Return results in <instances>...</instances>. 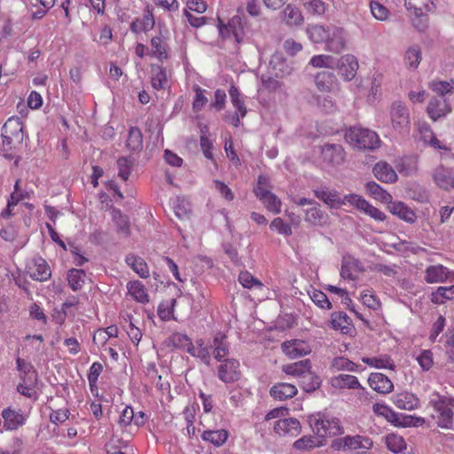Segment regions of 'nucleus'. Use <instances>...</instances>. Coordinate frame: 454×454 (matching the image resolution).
Wrapping results in <instances>:
<instances>
[{
	"instance_id": "f257e3e1",
	"label": "nucleus",
	"mask_w": 454,
	"mask_h": 454,
	"mask_svg": "<svg viewBox=\"0 0 454 454\" xmlns=\"http://www.w3.org/2000/svg\"><path fill=\"white\" fill-rule=\"evenodd\" d=\"M309 424L312 432L325 443V438L342 433L340 420L334 417L318 412L309 417Z\"/></svg>"
},
{
	"instance_id": "f03ea898",
	"label": "nucleus",
	"mask_w": 454,
	"mask_h": 454,
	"mask_svg": "<svg viewBox=\"0 0 454 454\" xmlns=\"http://www.w3.org/2000/svg\"><path fill=\"white\" fill-rule=\"evenodd\" d=\"M346 141L354 148L372 150L378 148L380 139L378 134L369 129L351 127L345 133Z\"/></svg>"
},
{
	"instance_id": "7ed1b4c3",
	"label": "nucleus",
	"mask_w": 454,
	"mask_h": 454,
	"mask_svg": "<svg viewBox=\"0 0 454 454\" xmlns=\"http://www.w3.org/2000/svg\"><path fill=\"white\" fill-rule=\"evenodd\" d=\"M389 121L393 130L401 136H405L411 130V113L405 103L396 100L388 108Z\"/></svg>"
},
{
	"instance_id": "20e7f679",
	"label": "nucleus",
	"mask_w": 454,
	"mask_h": 454,
	"mask_svg": "<svg viewBox=\"0 0 454 454\" xmlns=\"http://www.w3.org/2000/svg\"><path fill=\"white\" fill-rule=\"evenodd\" d=\"M17 367L20 382L17 387L19 393L29 398H36L35 385L37 382V373L33 365L21 359H17Z\"/></svg>"
},
{
	"instance_id": "39448f33",
	"label": "nucleus",
	"mask_w": 454,
	"mask_h": 454,
	"mask_svg": "<svg viewBox=\"0 0 454 454\" xmlns=\"http://www.w3.org/2000/svg\"><path fill=\"white\" fill-rule=\"evenodd\" d=\"M437 399H431L430 404L437 412L436 423L444 429H451L453 427L454 399L435 395Z\"/></svg>"
},
{
	"instance_id": "423d86ee",
	"label": "nucleus",
	"mask_w": 454,
	"mask_h": 454,
	"mask_svg": "<svg viewBox=\"0 0 454 454\" xmlns=\"http://www.w3.org/2000/svg\"><path fill=\"white\" fill-rule=\"evenodd\" d=\"M269 187L270 178L265 176H260L254 189V193L269 211L273 214H278L281 210V201L275 194L268 190Z\"/></svg>"
},
{
	"instance_id": "0eeeda50",
	"label": "nucleus",
	"mask_w": 454,
	"mask_h": 454,
	"mask_svg": "<svg viewBox=\"0 0 454 454\" xmlns=\"http://www.w3.org/2000/svg\"><path fill=\"white\" fill-rule=\"evenodd\" d=\"M229 95L235 112L233 114L226 115V121L234 127H239L241 124V119L247 114V107L243 97L237 87L234 85L231 86Z\"/></svg>"
},
{
	"instance_id": "6e6552de",
	"label": "nucleus",
	"mask_w": 454,
	"mask_h": 454,
	"mask_svg": "<svg viewBox=\"0 0 454 454\" xmlns=\"http://www.w3.org/2000/svg\"><path fill=\"white\" fill-rule=\"evenodd\" d=\"M4 145L21 143L23 139V124L19 118H9L2 128Z\"/></svg>"
},
{
	"instance_id": "1a4fd4ad",
	"label": "nucleus",
	"mask_w": 454,
	"mask_h": 454,
	"mask_svg": "<svg viewBox=\"0 0 454 454\" xmlns=\"http://www.w3.org/2000/svg\"><path fill=\"white\" fill-rule=\"evenodd\" d=\"M336 69L338 74L345 82L352 81L357 73L359 64L356 56L353 54H344L337 59Z\"/></svg>"
},
{
	"instance_id": "9d476101",
	"label": "nucleus",
	"mask_w": 454,
	"mask_h": 454,
	"mask_svg": "<svg viewBox=\"0 0 454 454\" xmlns=\"http://www.w3.org/2000/svg\"><path fill=\"white\" fill-rule=\"evenodd\" d=\"M322 163L325 168L337 167L345 160V152L340 145L327 144L321 148Z\"/></svg>"
},
{
	"instance_id": "9b49d317",
	"label": "nucleus",
	"mask_w": 454,
	"mask_h": 454,
	"mask_svg": "<svg viewBox=\"0 0 454 454\" xmlns=\"http://www.w3.org/2000/svg\"><path fill=\"white\" fill-rule=\"evenodd\" d=\"M272 427L275 434L280 437H296L301 432V422L295 418L275 420Z\"/></svg>"
},
{
	"instance_id": "f8f14e48",
	"label": "nucleus",
	"mask_w": 454,
	"mask_h": 454,
	"mask_svg": "<svg viewBox=\"0 0 454 454\" xmlns=\"http://www.w3.org/2000/svg\"><path fill=\"white\" fill-rule=\"evenodd\" d=\"M333 447L338 450H370L372 447V441L365 436L354 435L340 438L333 442Z\"/></svg>"
},
{
	"instance_id": "ddd939ff",
	"label": "nucleus",
	"mask_w": 454,
	"mask_h": 454,
	"mask_svg": "<svg viewBox=\"0 0 454 454\" xmlns=\"http://www.w3.org/2000/svg\"><path fill=\"white\" fill-rule=\"evenodd\" d=\"M325 49L333 53H340L346 48V35L343 28L330 26L325 40Z\"/></svg>"
},
{
	"instance_id": "4468645a",
	"label": "nucleus",
	"mask_w": 454,
	"mask_h": 454,
	"mask_svg": "<svg viewBox=\"0 0 454 454\" xmlns=\"http://www.w3.org/2000/svg\"><path fill=\"white\" fill-rule=\"evenodd\" d=\"M449 278L454 281V271L442 264L430 265L425 270L424 279L428 284L445 283Z\"/></svg>"
},
{
	"instance_id": "2eb2a0df",
	"label": "nucleus",
	"mask_w": 454,
	"mask_h": 454,
	"mask_svg": "<svg viewBox=\"0 0 454 454\" xmlns=\"http://www.w3.org/2000/svg\"><path fill=\"white\" fill-rule=\"evenodd\" d=\"M281 348L283 353L290 359L304 356L310 354L311 352L310 345L308 342L298 339H294L283 342Z\"/></svg>"
},
{
	"instance_id": "dca6fc26",
	"label": "nucleus",
	"mask_w": 454,
	"mask_h": 454,
	"mask_svg": "<svg viewBox=\"0 0 454 454\" xmlns=\"http://www.w3.org/2000/svg\"><path fill=\"white\" fill-rule=\"evenodd\" d=\"M427 114L433 121L445 117L451 112V106L444 98H433L429 100L427 106Z\"/></svg>"
},
{
	"instance_id": "f3484780",
	"label": "nucleus",
	"mask_w": 454,
	"mask_h": 454,
	"mask_svg": "<svg viewBox=\"0 0 454 454\" xmlns=\"http://www.w3.org/2000/svg\"><path fill=\"white\" fill-rule=\"evenodd\" d=\"M388 211L408 223H414L417 221V214L407 204L400 200H391L387 205Z\"/></svg>"
},
{
	"instance_id": "a211bd4d",
	"label": "nucleus",
	"mask_w": 454,
	"mask_h": 454,
	"mask_svg": "<svg viewBox=\"0 0 454 454\" xmlns=\"http://www.w3.org/2000/svg\"><path fill=\"white\" fill-rule=\"evenodd\" d=\"M404 5L411 15L423 18L435 9L434 0H404Z\"/></svg>"
},
{
	"instance_id": "6ab92c4d",
	"label": "nucleus",
	"mask_w": 454,
	"mask_h": 454,
	"mask_svg": "<svg viewBox=\"0 0 454 454\" xmlns=\"http://www.w3.org/2000/svg\"><path fill=\"white\" fill-rule=\"evenodd\" d=\"M293 68L290 67L281 53H275L271 56L268 73L276 78H284L292 74Z\"/></svg>"
},
{
	"instance_id": "aec40b11",
	"label": "nucleus",
	"mask_w": 454,
	"mask_h": 454,
	"mask_svg": "<svg viewBox=\"0 0 454 454\" xmlns=\"http://www.w3.org/2000/svg\"><path fill=\"white\" fill-rule=\"evenodd\" d=\"M329 384L335 389H360L365 392V388L360 384L357 377L350 374H339L330 379Z\"/></svg>"
},
{
	"instance_id": "412c9836",
	"label": "nucleus",
	"mask_w": 454,
	"mask_h": 454,
	"mask_svg": "<svg viewBox=\"0 0 454 454\" xmlns=\"http://www.w3.org/2000/svg\"><path fill=\"white\" fill-rule=\"evenodd\" d=\"M220 34L226 38L233 37L239 43L244 38V29L241 18L233 17L227 25H221L219 28Z\"/></svg>"
},
{
	"instance_id": "4be33fe9",
	"label": "nucleus",
	"mask_w": 454,
	"mask_h": 454,
	"mask_svg": "<svg viewBox=\"0 0 454 454\" xmlns=\"http://www.w3.org/2000/svg\"><path fill=\"white\" fill-rule=\"evenodd\" d=\"M314 82L317 89L322 92H332L339 86L335 74L330 71L317 73Z\"/></svg>"
},
{
	"instance_id": "5701e85b",
	"label": "nucleus",
	"mask_w": 454,
	"mask_h": 454,
	"mask_svg": "<svg viewBox=\"0 0 454 454\" xmlns=\"http://www.w3.org/2000/svg\"><path fill=\"white\" fill-rule=\"evenodd\" d=\"M27 273L37 281H46L51 277V270L43 258L34 259L27 266Z\"/></svg>"
},
{
	"instance_id": "b1692460",
	"label": "nucleus",
	"mask_w": 454,
	"mask_h": 454,
	"mask_svg": "<svg viewBox=\"0 0 454 454\" xmlns=\"http://www.w3.org/2000/svg\"><path fill=\"white\" fill-rule=\"evenodd\" d=\"M393 403L401 410L412 411L419 407V399L412 393L403 391L392 395Z\"/></svg>"
},
{
	"instance_id": "393cba45",
	"label": "nucleus",
	"mask_w": 454,
	"mask_h": 454,
	"mask_svg": "<svg viewBox=\"0 0 454 454\" xmlns=\"http://www.w3.org/2000/svg\"><path fill=\"white\" fill-rule=\"evenodd\" d=\"M239 363L234 359H227L219 367L218 375L224 382H234L239 378Z\"/></svg>"
},
{
	"instance_id": "a878e982",
	"label": "nucleus",
	"mask_w": 454,
	"mask_h": 454,
	"mask_svg": "<svg viewBox=\"0 0 454 454\" xmlns=\"http://www.w3.org/2000/svg\"><path fill=\"white\" fill-rule=\"evenodd\" d=\"M375 177L386 184H394L397 181V174L393 167L386 161H379L373 167Z\"/></svg>"
},
{
	"instance_id": "bb28decb",
	"label": "nucleus",
	"mask_w": 454,
	"mask_h": 454,
	"mask_svg": "<svg viewBox=\"0 0 454 454\" xmlns=\"http://www.w3.org/2000/svg\"><path fill=\"white\" fill-rule=\"evenodd\" d=\"M368 384L374 391L380 394H388L393 391L394 384L383 373L373 372L368 378Z\"/></svg>"
},
{
	"instance_id": "cd10ccee",
	"label": "nucleus",
	"mask_w": 454,
	"mask_h": 454,
	"mask_svg": "<svg viewBox=\"0 0 454 454\" xmlns=\"http://www.w3.org/2000/svg\"><path fill=\"white\" fill-rule=\"evenodd\" d=\"M270 75V73L262 74L260 78V84L258 85V91L260 93H275L283 90V82Z\"/></svg>"
},
{
	"instance_id": "c85d7f7f",
	"label": "nucleus",
	"mask_w": 454,
	"mask_h": 454,
	"mask_svg": "<svg viewBox=\"0 0 454 454\" xmlns=\"http://www.w3.org/2000/svg\"><path fill=\"white\" fill-rule=\"evenodd\" d=\"M364 271V266L358 260L347 256L343 258L340 274L344 278L355 279Z\"/></svg>"
},
{
	"instance_id": "c756f323",
	"label": "nucleus",
	"mask_w": 454,
	"mask_h": 454,
	"mask_svg": "<svg viewBox=\"0 0 454 454\" xmlns=\"http://www.w3.org/2000/svg\"><path fill=\"white\" fill-rule=\"evenodd\" d=\"M2 417L4 419V428L8 431L17 429L26 421V419L21 412L10 408L4 409L2 411Z\"/></svg>"
},
{
	"instance_id": "7c9ffc66",
	"label": "nucleus",
	"mask_w": 454,
	"mask_h": 454,
	"mask_svg": "<svg viewBox=\"0 0 454 454\" xmlns=\"http://www.w3.org/2000/svg\"><path fill=\"white\" fill-rule=\"evenodd\" d=\"M212 346L206 343L203 339H198L195 344L192 343L189 354L193 357L200 358L206 364H210Z\"/></svg>"
},
{
	"instance_id": "2f4dec72",
	"label": "nucleus",
	"mask_w": 454,
	"mask_h": 454,
	"mask_svg": "<svg viewBox=\"0 0 454 454\" xmlns=\"http://www.w3.org/2000/svg\"><path fill=\"white\" fill-rule=\"evenodd\" d=\"M311 368V363L309 359L286 364L282 367V371L289 376L296 378L298 382L303 375Z\"/></svg>"
},
{
	"instance_id": "473e14b6",
	"label": "nucleus",
	"mask_w": 454,
	"mask_h": 454,
	"mask_svg": "<svg viewBox=\"0 0 454 454\" xmlns=\"http://www.w3.org/2000/svg\"><path fill=\"white\" fill-rule=\"evenodd\" d=\"M365 191L372 199L387 205L393 200L392 195L387 190L373 181L365 184Z\"/></svg>"
},
{
	"instance_id": "72a5a7b5",
	"label": "nucleus",
	"mask_w": 454,
	"mask_h": 454,
	"mask_svg": "<svg viewBox=\"0 0 454 454\" xmlns=\"http://www.w3.org/2000/svg\"><path fill=\"white\" fill-rule=\"evenodd\" d=\"M323 445V441L317 436L304 435L293 443V450L298 452H306Z\"/></svg>"
},
{
	"instance_id": "f704fd0d",
	"label": "nucleus",
	"mask_w": 454,
	"mask_h": 454,
	"mask_svg": "<svg viewBox=\"0 0 454 454\" xmlns=\"http://www.w3.org/2000/svg\"><path fill=\"white\" fill-rule=\"evenodd\" d=\"M167 347H172L189 353L192 346V340L183 333H173L164 342Z\"/></svg>"
},
{
	"instance_id": "c9c22d12",
	"label": "nucleus",
	"mask_w": 454,
	"mask_h": 454,
	"mask_svg": "<svg viewBox=\"0 0 454 454\" xmlns=\"http://www.w3.org/2000/svg\"><path fill=\"white\" fill-rule=\"evenodd\" d=\"M297 394V387L290 383H278L270 388V395L273 398L284 401L292 398Z\"/></svg>"
},
{
	"instance_id": "e433bc0d",
	"label": "nucleus",
	"mask_w": 454,
	"mask_h": 454,
	"mask_svg": "<svg viewBox=\"0 0 454 454\" xmlns=\"http://www.w3.org/2000/svg\"><path fill=\"white\" fill-rule=\"evenodd\" d=\"M454 299V285L449 286H438L430 294V301L434 304L442 305L447 301Z\"/></svg>"
},
{
	"instance_id": "4c0bfd02",
	"label": "nucleus",
	"mask_w": 454,
	"mask_h": 454,
	"mask_svg": "<svg viewBox=\"0 0 454 454\" xmlns=\"http://www.w3.org/2000/svg\"><path fill=\"white\" fill-rule=\"evenodd\" d=\"M125 262L140 278H147L150 276L149 267L143 258L128 254Z\"/></svg>"
},
{
	"instance_id": "58836bf2",
	"label": "nucleus",
	"mask_w": 454,
	"mask_h": 454,
	"mask_svg": "<svg viewBox=\"0 0 454 454\" xmlns=\"http://www.w3.org/2000/svg\"><path fill=\"white\" fill-rule=\"evenodd\" d=\"M129 294L138 302L146 303L149 301V296L145 286L138 280L129 281L127 284Z\"/></svg>"
},
{
	"instance_id": "ea45409f",
	"label": "nucleus",
	"mask_w": 454,
	"mask_h": 454,
	"mask_svg": "<svg viewBox=\"0 0 454 454\" xmlns=\"http://www.w3.org/2000/svg\"><path fill=\"white\" fill-rule=\"evenodd\" d=\"M118 336V329L115 325H110L106 328L97 330L93 335V341L98 347H104L110 338Z\"/></svg>"
},
{
	"instance_id": "a19ab883",
	"label": "nucleus",
	"mask_w": 454,
	"mask_h": 454,
	"mask_svg": "<svg viewBox=\"0 0 454 454\" xmlns=\"http://www.w3.org/2000/svg\"><path fill=\"white\" fill-rule=\"evenodd\" d=\"M422 60V52L419 45L409 47L404 54L405 66L410 70H416Z\"/></svg>"
},
{
	"instance_id": "79ce46f5",
	"label": "nucleus",
	"mask_w": 454,
	"mask_h": 454,
	"mask_svg": "<svg viewBox=\"0 0 454 454\" xmlns=\"http://www.w3.org/2000/svg\"><path fill=\"white\" fill-rule=\"evenodd\" d=\"M152 86L153 89L159 90H164L167 87H168V80L167 75V71L160 66H153L152 67Z\"/></svg>"
},
{
	"instance_id": "37998d69",
	"label": "nucleus",
	"mask_w": 454,
	"mask_h": 454,
	"mask_svg": "<svg viewBox=\"0 0 454 454\" xmlns=\"http://www.w3.org/2000/svg\"><path fill=\"white\" fill-rule=\"evenodd\" d=\"M317 197L331 207H339L344 205L343 197L334 190H322L316 192Z\"/></svg>"
},
{
	"instance_id": "c03bdc74",
	"label": "nucleus",
	"mask_w": 454,
	"mask_h": 454,
	"mask_svg": "<svg viewBox=\"0 0 454 454\" xmlns=\"http://www.w3.org/2000/svg\"><path fill=\"white\" fill-rule=\"evenodd\" d=\"M337 64V59L329 54L314 55L309 59V65L315 68H326L333 70L336 68Z\"/></svg>"
},
{
	"instance_id": "a18cd8bd",
	"label": "nucleus",
	"mask_w": 454,
	"mask_h": 454,
	"mask_svg": "<svg viewBox=\"0 0 454 454\" xmlns=\"http://www.w3.org/2000/svg\"><path fill=\"white\" fill-rule=\"evenodd\" d=\"M328 31L329 27L322 25H309L306 29L308 37L314 43H325L327 39Z\"/></svg>"
},
{
	"instance_id": "49530a36",
	"label": "nucleus",
	"mask_w": 454,
	"mask_h": 454,
	"mask_svg": "<svg viewBox=\"0 0 454 454\" xmlns=\"http://www.w3.org/2000/svg\"><path fill=\"white\" fill-rule=\"evenodd\" d=\"M68 286L73 291H78L82 288L86 280V273L82 270L71 269L67 275Z\"/></svg>"
},
{
	"instance_id": "de8ad7c7",
	"label": "nucleus",
	"mask_w": 454,
	"mask_h": 454,
	"mask_svg": "<svg viewBox=\"0 0 454 454\" xmlns=\"http://www.w3.org/2000/svg\"><path fill=\"white\" fill-rule=\"evenodd\" d=\"M151 55L154 58H156L160 61H164L168 59V54L167 50V43L164 42V40L160 37H153L151 39Z\"/></svg>"
},
{
	"instance_id": "09e8293b",
	"label": "nucleus",
	"mask_w": 454,
	"mask_h": 454,
	"mask_svg": "<svg viewBox=\"0 0 454 454\" xmlns=\"http://www.w3.org/2000/svg\"><path fill=\"white\" fill-rule=\"evenodd\" d=\"M362 361L372 367L379 369L393 370L395 368L394 361L387 355H380L379 356L372 357H363Z\"/></svg>"
},
{
	"instance_id": "8fccbe9b",
	"label": "nucleus",
	"mask_w": 454,
	"mask_h": 454,
	"mask_svg": "<svg viewBox=\"0 0 454 454\" xmlns=\"http://www.w3.org/2000/svg\"><path fill=\"white\" fill-rule=\"evenodd\" d=\"M301 388L306 392H312L317 389L321 385L320 378L311 371V368H309V372H307L303 377L299 381Z\"/></svg>"
},
{
	"instance_id": "3c124183",
	"label": "nucleus",
	"mask_w": 454,
	"mask_h": 454,
	"mask_svg": "<svg viewBox=\"0 0 454 454\" xmlns=\"http://www.w3.org/2000/svg\"><path fill=\"white\" fill-rule=\"evenodd\" d=\"M434 179L441 188L449 189L454 187V178L451 177L450 172L442 167H439L434 170Z\"/></svg>"
},
{
	"instance_id": "603ef678",
	"label": "nucleus",
	"mask_w": 454,
	"mask_h": 454,
	"mask_svg": "<svg viewBox=\"0 0 454 454\" xmlns=\"http://www.w3.org/2000/svg\"><path fill=\"white\" fill-rule=\"evenodd\" d=\"M284 20L287 25L298 26L303 22V16L301 11L294 5L288 4L284 12Z\"/></svg>"
},
{
	"instance_id": "864d4df0",
	"label": "nucleus",
	"mask_w": 454,
	"mask_h": 454,
	"mask_svg": "<svg viewBox=\"0 0 454 454\" xmlns=\"http://www.w3.org/2000/svg\"><path fill=\"white\" fill-rule=\"evenodd\" d=\"M228 438V432L224 429L205 431L202 434L204 441L210 442L215 446H222Z\"/></svg>"
},
{
	"instance_id": "5fc2aeb1",
	"label": "nucleus",
	"mask_w": 454,
	"mask_h": 454,
	"mask_svg": "<svg viewBox=\"0 0 454 454\" xmlns=\"http://www.w3.org/2000/svg\"><path fill=\"white\" fill-rule=\"evenodd\" d=\"M386 444L387 449L394 453H401L406 449L403 438L395 434L386 436Z\"/></svg>"
},
{
	"instance_id": "6e6d98bb",
	"label": "nucleus",
	"mask_w": 454,
	"mask_h": 454,
	"mask_svg": "<svg viewBox=\"0 0 454 454\" xmlns=\"http://www.w3.org/2000/svg\"><path fill=\"white\" fill-rule=\"evenodd\" d=\"M429 89L440 96L444 98L448 93H450L453 90V82H446L440 80H433L428 84Z\"/></svg>"
},
{
	"instance_id": "4d7b16f0",
	"label": "nucleus",
	"mask_w": 454,
	"mask_h": 454,
	"mask_svg": "<svg viewBox=\"0 0 454 454\" xmlns=\"http://www.w3.org/2000/svg\"><path fill=\"white\" fill-rule=\"evenodd\" d=\"M176 302V301L175 299H170L160 303L157 313L161 320L168 321L171 318L176 319L173 316Z\"/></svg>"
},
{
	"instance_id": "13d9d810",
	"label": "nucleus",
	"mask_w": 454,
	"mask_h": 454,
	"mask_svg": "<svg viewBox=\"0 0 454 454\" xmlns=\"http://www.w3.org/2000/svg\"><path fill=\"white\" fill-rule=\"evenodd\" d=\"M370 10L372 17L380 21H386L390 17V11L378 1H371Z\"/></svg>"
},
{
	"instance_id": "bf43d9fd",
	"label": "nucleus",
	"mask_w": 454,
	"mask_h": 454,
	"mask_svg": "<svg viewBox=\"0 0 454 454\" xmlns=\"http://www.w3.org/2000/svg\"><path fill=\"white\" fill-rule=\"evenodd\" d=\"M239 282L244 288L247 289H262L263 287V284L247 270L239 273Z\"/></svg>"
},
{
	"instance_id": "052dcab7",
	"label": "nucleus",
	"mask_w": 454,
	"mask_h": 454,
	"mask_svg": "<svg viewBox=\"0 0 454 454\" xmlns=\"http://www.w3.org/2000/svg\"><path fill=\"white\" fill-rule=\"evenodd\" d=\"M360 299L367 308L378 310L381 307V302L378 296L371 290H364L360 294Z\"/></svg>"
},
{
	"instance_id": "680f3d73",
	"label": "nucleus",
	"mask_w": 454,
	"mask_h": 454,
	"mask_svg": "<svg viewBox=\"0 0 454 454\" xmlns=\"http://www.w3.org/2000/svg\"><path fill=\"white\" fill-rule=\"evenodd\" d=\"M331 325L333 329L340 330L342 333H348L350 330L348 317L343 313L333 315Z\"/></svg>"
},
{
	"instance_id": "e2e57ef3",
	"label": "nucleus",
	"mask_w": 454,
	"mask_h": 454,
	"mask_svg": "<svg viewBox=\"0 0 454 454\" xmlns=\"http://www.w3.org/2000/svg\"><path fill=\"white\" fill-rule=\"evenodd\" d=\"M142 145L143 137L140 129L137 128H130L127 139V146L132 151H137L141 149Z\"/></svg>"
},
{
	"instance_id": "0e129e2a",
	"label": "nucleus",
	"mask_w": 454,
	"mask_h": 454,
	"mask_svg": "<svg viewBox=\"0 0 454 454\" xmlns=\"http://www.w3.org/2000/svg\"><path fill=\"white\" fill-rule=\"evenodd\" d=\"M173 208L175 215L179 219H186L189 217L192 207L188 201L181 199H176V200L173 204Z\"/></svg>"
},
{
	"instance_id": "69168bd1",
	"label": "nucleus",
	"mask_w": 454,
	"mask_h": 454,
	"mask_svg": "<svg viewBox=\"0 0 454 454\" xmlns=\"http://www.w3.org/2000/svg\"><path fill=\"white\" fill-rule=\"evenodd\" d=\"M361 212L364 215L370 216L372 219H373L376 222H383L386 220L387 215L384 212L374 207L372 204H371L369 201L366 200L365 204L364 205L363 208L361 209Z\"/></svg>"
},
{
	"instance_id": "338daca9",
	"label": "nucleus",
	"mask_w": 454,
	"mask_h": 454,
	"mask_svg": "<svg viewBox=\"0 0 454 454\" xmlns=\"http://www.w3.org/2000/svg\"><path fill=\"white\" fill-rule=\"evenodd\" d=\"M305 215L306 221L312 224H323L326 222V216L316 206L308 209Z\"/></svg>"
},
{
	"instance_id": "774afa93",
	"label": "nucleus",
	"mask_w": 454,
	"mask_h": 454,
	"mask_svg": "<svg viewBox=\"0 0 454 454\" xmlns=\"http://www.w3.org/2000/svg\"><path fill=\"white\" fill-rule=\"evenodd\" d=\"M423 371H429L434 365V356L431 350H422L416 357Z\"/></svg>"
}]
</instances>
